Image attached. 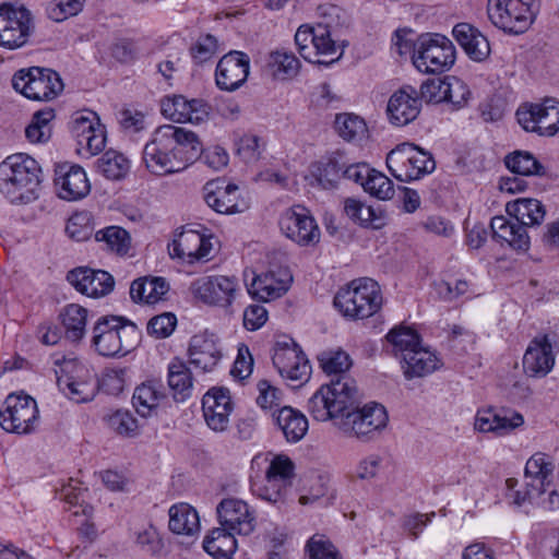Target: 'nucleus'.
<instances>
[{"mask_svg":"<svg viewBox=\"0 0 559 559\" xmlns=\"http://www.w3.org/2000/svg\"><path fill=\"white\" fill-rule=\"evenodd\" d=\"M388 419L382 405L370 403L359 408L355 403L340 420H336V428L345 437L368 441L386 426Z\"/></svg>","mask_w":559,"mask_h":559,"instance_id":"nucleus-11","label":"nucleus"},{"mask_svg":"<svg viewBox=\"0 0 559 559\" xmlns=\"http://www.w3.org/2000/svg\"><path fill=\"white\" fill-rule=\"evenodd\" d=\"M165 397L163 383L158 380H147L135 388L132 403L139 415L147 417Z\"/></svg>","mask_w":559,"mask_h":559,"instance_id":"nucleus-36","label":"nucleus"},{"mask_svg":"<svg viewBox=\"0 0 559 559\" xmlns=\"http://www.w3.org/2000/svg\"><path fill=\"white\" fill-rule=\"evenodd\" d=\"M282 233L300 246H313L320 240V229L309 210L302 205L287 209L278 222Z\"/></svg>","mask_w":559,"mask_h":559,"instance_id":"nucleus-18","label":"nucleus"},{"mask_svg":"<svg viewBox=\"0 0 559 559\" xmlns=\"http://www.w3.org/2000/svg\"><path fill=\"white\" fill-rule=\"evenodd\" d=\"M272 361L281 377L286 380L302 382L310 377L309 361L293 340L276 343Z\"/></svg>","mask_w":559,"mask_h":559,"instance_id":"nucleus-20","label":"nucleus"},{"mask_svg":"<svg viewBox=\"0 0 559 559\" xmlns=\"http://www.w3.org/2000/svg\"><path fill=\"white\" fill-rule=\"evenodd\" d=\"M267 66L274 78L286 80L299 73L300 61L293 52L276 50L270 53Z\"/></svg>","mask_w":559,"mask_h":559,"instance_id":"nucleus-43","label":"nucleus"},{"mask_svg":"<svg viewBox=\"0 0 559 559\" xmlns=\"http://www.w3.org/2000/svg\"><path fill=\"white\" fill-rule=\"evenodd\" d=\"M322 21L316 25H301L295 34V44L300 56L309 62L330 66L338 61L346 46L338 43L337 28L341 8L333 4L321 5L318 9Z\"/></svg>","mask_w":559,"mask_h":559,"instance_id":"nucleus-2","label":"nucleus"},{"mask_svg":"<svg viewBox=\"0 0 559 559\" xmlns=\"http://www.w3.org/2000/svg\"><path fill=\"white\" fill-rule=\"evenodd\" d=\"M129 160L120 152L109 150L97 160V169L110 180H120L129 171Z\"/></svg>","mask_w":559,"mask_h":559,"instance_id":"nucleus-44","label":"nucleus"},{"mask_svg":"<svg viewBox=\"0 0 559 559\" xmlns=\"http://www.w3.org/2000/svg\"><path fill=\"white\" fill-rule=\"evenodd\" d=\"M67 281L81 294L98 298L112 292L115 280L111 274L103 270H93L86 266L73 269L68 272Z\"/></svg>","mask_w":559,"mask_h":559,"instance_id":"nucleus-26","label":"nucleus"},{"mask_svg":"<svg viewBox=\"0 0 559 559\" xmlns=\"http://www.w3.org/2000/svg\"><path fill=\"white\" fill-rule=\"evenodd\" d=\"M357 403L355 382L346 376H338L328 384H323L309 399L308 412L318 421L340 420L354 404Z\"/></svg>","mask_w":559,"mask_h":559,"instance_id":"nucleus-6","label":"nucleus"},{"mask_svg":"<svg viewBox=\"0 0 559 559\" xmlns=\"http://www.w3.org/2000/svg\"><path fill=\"white\" fill-rule=\"evenodd\" d=\"M413 63L421 72L440 73L455 62V47L440 34H423L414 44Z\"/></svg>","mask_w":559,"mask_h":559,"instance_id":"nucleus-10","label":"nucleus"},{"mask_svg":"<svg viewBox=\"0 0 559 559\" xmlns=\"http://www.w3.org/2000/svg\"><path fill=\"white\" fill-rule=\"evenodd\" d=\"M55 186L59 198L67 201L81 200L91 191V185L83 167L68 163L56 167Z\"/></svg>","mask_w":559,"mask_h":559,"instance_id":"nucleus-25","label":"nucleus"},{"mask_svg":"<svg viewBox=\"0 0 559 559\" xmlns=\"http://www.w3.org/2000/svg\"><path fill=\"white\" fill-rule=\"evenodd\" d=\"M177 318L171 312H165L159 316L153 317L147 323L148 334L157 337H168L175 330Z\"/></svg>","mask_w":559,"mask_h":559,"instance_id":"nucleus-61","label":"nucleus"},{"mask_svg":"<svg viewBox=\"0 0 559 559\" xmlns=\"http://www.w3.org/2000/svg\"><path fill=\"white\" fill-rule=\"evenodd\" d=\"M344 164L336 157H330L325 163L317 167L313 173L317 181L324 189L334 188L341 177H343Z\"/></svg>","mask_w":559,"mask_h":559,"instance_id":"nucleus-52","label":"nucleus"},{"mask_svg":"<svg viewBox=\"0 0 559 559\" xmlns=\"http://www.w3.org/2000/svg\"><path fill=\"white\" fill-rule=\"evenodd\" d=\"M272 416L288 442L300 441L308 431L306 416L290 406L281 407Z\"/></svg>","mask_w":559,"mask_h":559,"instance_id":"nucleus-34","label":"nucleus"},{"mask_svg":"<svg viewBox=\"0 0 559 559\" xmlns=\"http://www.w3.org/2000/svg\"><path fill=\"white\" fill-rule=\"evenodd\" d=\"M401 364L405 377L412 379L425 377L435 371L439 366V359L435 353L419 345L414 350H411V353H405Z\"/></svg>","mask_w":559,"mask_h":559,"instance_id":"nucleus-37","label":"nucleus"},{"mask_svg":"<svg viewBox=\"0 0 559 559\" xmlns=\"http://www.w3.org/2000/svg\"><path fill=\"white\" fill-rule=\"evenodd\" d=\"M169 530L175 534L194 536L200 531L199 514L188 503L175 504L169 509Z\"/></svg>","mask_w":559,"mask_h":559,"instance_id":"nucleus-39","label":"nucleus"},{"mask_svg":"<svg viewBox=\"0 0 559 559\" xmlns=\"http://www.w3.org/2000/svg\"><path fill=\"white\" fill-rule=\"evenodd\" d=\"M135 544L142 551L153 556L158 555L164 547L158 531L152 524L135 533Z\"/></svg>","mask_w":559,"mask_h":559,"instance_id":"nucleus-54","label":"nucleus"},{"mask_svg":"<svg viewBox=\"0 0 559 559\" xmlns=\"http://www.w3.org/2000/svg\"><path fill=\"white\" fill-rule=\"evenodd\" d=\"M538 9V0H488L487 13L497 28L520 35L531 27Z\"/></svg>","mask_w":559,"mask_h":559,"instance_id":"nucleus-8","label":"nucleus"},{"mask_svg":"<svg viewBox=\"0 0 559 559\" xmlns=\"http://www.w3.org/2000/svg\"><path fill=\"white\" fill-rule=\"evenodd\" d=\"M191 100H188L181 95L167 98L162 103V111L165 116L169 117L173 121L183 123L187 122L188 110Z\"/></svg>","mask_w":559,"mask_h":559,"instance_id":"nucleus-60","label":"nucleus"},{"mask_svg":"<svg viewBox=\"0 0 559 559\" xmlns=\"http://www.w3.org/2000/svg\"><path fill=\"white\" fill-rule=\"evenodd\" d=\"M364 190L379 200H391L395 193L393 181L373 168L367 181L364 182Z\"/></svg>","mask_w":559,"mask_h":559,"instance_id":"nucleus-49","label":"nucleus"},{"mask_svg":"<svg viewBox=\"0 0 559 559\" xmlns=\"http://www.w3.org/2000/svg\"><path fill=\"white\" fill-rule=\"evenodd\" d=\"M385 164L390 173L401 182L418 180L436 168L431 153L409 142L401 143L391 150L386 155Z\"/></svg>","mask_w":559,"mask_h":559,"instance_id":"nucleus-9","label":"nucleus"},{"mask_svg":"<svg viewBox=\"0 0 559 559\" xmlns=\"http://www.w3.org/2000/svg\"><path fill=\"white\" fill-rule=\"evenodd\" d=\"M250 69L248 55L233 50L224 55L215 70V82L219 90L234 92L247 81Z\"/></svg>","mask_w":559,"mask_h":559,"instance_id":"nucleus-22","label":"nucleus"},{"mask_svg":"<svg viewBox=\"0 0 559 559\" xmlns=\"http://www.w3.org/2000/svg\"><path fill=\"white\" fill-rule=\"evenodd\" d=\"M202 153L199 136L189 130L173 124L158 127L143 148V160L147 170L165 176L185 170Z\"/></svg>","mask_w":559,"mask_h":559,"instance_id":"nucleus-1","label":"nucleus"},{"mask_svg":"<svg viewBox=\"0 0 559 559\" xmlns=\"http://www.w3.org/2000/svg\"><path fill=\"white\" fill-rule=\"evenodd\" d=\"M448 79L433 78L420 85L419 98L427 104L444 103L447 97Z\"/></svg>","mask_w":559,"mask_h":559,"instance_id":"nucleus-56","label":"nucleus"},{"mask_svg":"<svg viewBox=\"0 0 559 559\" xmlns=\"http://www.w3.org/2000/svg\"><path fill=\"white\" fill-rule=\"evenodd\" d=\"M309 559H340L335 546L323 535H313L306 544Z\"/></svg>","mask_w":559,"mask_h":559,"instance_id":"nucleus-55","label":"nucleus"},{"mask_svg":"<svg viewBox=\"0 0 559 559\" xmlns=\"http://www.w3.org/2000/svg\"><path fill=\"white\" fill-rule=\"evenodd\" d=\"M169 284L164 277L145 276L134 280L130 286L132 301L154 305L168 293Z\"/></svg>","mask_w":559,"mask_h":559,"instance_id":"nucleus-33","label":"nucleus"},{"mask_svg":"<svg viewBox=\"0 0 559 559\" xmlns=\"http://www.w3.org/2000/svg\"><path fill=\"white\" fill-rule=\"evenodd\" d=\"M388 342L392 345L395 356H400L401 359L404 358L405 353H411L420 345V338L416 331L399 326L392 329L386 334Z\"/></svg>","mask_w":559,"mask_h":559,"instance_id":"nucleus-46","label":"nucleus"},{"mask_svg":"<svg viewBox=\"0 0 559 559\" xmlns=\"http://www.w3.org/2000/svg\"><path fill=\"white\" fill-rule=\"evenodd\" d=\"M5 411L2 412V429L19 435L29 433L34 430L38 419L36 401L24 394H9L4 401Z\"/></svg>","mask_w":559,"mask_h":559,"instance_id":"nucleus-17","label":"nucleus"},{"mask_svg":"<svg viewBox=\"0 0 559 559\" xmlns=\"http://www.w3.org/2000/svg\"><path fill=\"white\" fill-rule=\"evenodd\" d=\"M204 190L206 204L217 213L236 214L249 209V202L240 197L239 188L234 183L227 186L207 183Z\"/></svg>","mask_w":559,"mask_h":559,"instance_id":"nucleus-31","label":"nucleus"},{"mask_svg":"<svg viewBox=\"0 0 559 559\" xmlns=\"http://www.w3.org/2000/svg\"><path fill=\"white\" fill-rule=\"evenodd\" d=\"M97 241L104 242L106 248L118 254H127L130 249L131 238L129 233L119 226H109L95 234Z\"/></svg>","mask_w":559,"mask_h":559,"instance_id":"nucleus-47","label":"nucleus"},{"mask_svg":"<svg viewBox=\"0 0 559 559\" xmlns=\"http://www.w3.org/2000/svg\"><path fill=\"white\" fill-rule=\"evenodd\" d=\"M66 231L75 241L87 240L93 234L91 214L87 212L73 214L68 219Z\"/></svg>","mask_w":559,"mask_h":559,"instance_id":"nucleus-53","label":"nucleus"},{"mask_svg":"<svg viewBox=\"0 0 559 559\" xmlns=\"http://www.w3.org/2000/svg\"><path fill=\"white\" fill-rule=\"evenodd\" d=\"M217 39L213 35L206 34L199 37L197 43L191 46L190 55L197 64H202L211 60L217 53Z\"/></svg>","mask_w":559,"mask_h":559,"instance_id":"nucleus-57","label":"nucleus"},{"mask_svg":"<svg viewBox=\"0 0 559 559\" xmlns=\"http://www.w3.org/2000/svg\"><path fill=\"white\" fill-rule=\"evenodd\" d=\"M12 86L26 98L38 102L52 100L63 91L59 73L39 67L19 70L12 78Z\"/></svg>","mask_w":559,"mask_h":559,"instance_id":"nucleus-12","label":"nucleus"},{"mask_svg":"<svg viewBox=\"0 0 559 559\" xmlns=\"http://www.w3.org/2000/svg\"><path fill=\"white\" fill-rule=\"evenodd\" d=\"M253 369V358L250 354L249 347L241 344L238 347V355L231 368V376L239 380L247 379Z\"/></svg>","mask_w":559,"mask_h":559,"instance_id":"nucleus-64","label":"nucleus"},{"mask_svg":"<svg viewBox=\"0 0 559 559\" xmlns=\"http://www.w3.org/2000/svg\"><path fill=\"white\" fill-rule=\"evenodd\" d=\"M85 379H74L69 376H60L57 379L59 389L75 403L91 401L97 389L98 381L87 370Z\"/></svg>","mask_w":559,"mask_h":559,"instance_id":"nucleus-38","label":"nucleus"},{"mask_svg":"<svg viewBox=\"0 0 559 559\" xmlns=\"http://www.w3.org/2000/svg\"><path fill=\"white\" fill-rule=\"evenodd\" d=\"M216 512L222 527L246 536L254 531V513L243 500L237 498L223 499L217 504Z\"/></svg>","mask_w":559,"mask_h":559,"instance_id":"nucleus-23","label":"nucleus"},{"mask_svg":"<svg viewBox=\"0 0 559 559\" xmlns=\"http://www.w3.org/2000/svg\"><path fill=\"white\" fill-rule=\"evenodd\" d=\"M294 463L286 455H275L262 479L251 481V491L258 498L271 503L282 502L290 486L294 476Z\"/></svg>","mask_w":559,"mask_h":559,"instance_id":"nucleus-14","label":"nucleus"},{"mask_svg":"<svg viewBox=\"0 0 559 559\" xmlns=\"http://www.w3.org/2000/svg\"><path fill=\"white\" fill-rule=\"evenodd\" d=\"M71 132L78 144L91 155L98 154L105 147V130L93 111L78 114L72 121Z\"/></svg>","mask_w":559,"mask_h":559,"instance_id":"nucleus-29","label":"nucleus"},{"mask_svg":"<svg viewBox=\"0 0 559 559\" xmlns=\"http://www.w3.org/2000/svg\"><path fill=\"white\" fill-rule=\"evenodd\" d=\"M84 2L85 0H52L47 9L48 16L56 22L64 21L76 15Z\"/></svg>","mask_w":559,"mask_h":559,"instance_id":"nucleus-59","label":"nucleus"},{"mask_svg":"<svg viewBox=\"0 0 559 559\" xmlns=\"http://www.w3.org/2000/svg\"><path fill=\"white\" fill-rule=\"evenodd\" d=\"M168 385L175 400H186L193 386L192 373L186 362L175 358L168 365Z\"/></svg>","mask_w":559,"mask_h":559,"instance_id":"nucleus-40","label":"nucleus"},{"mask_svg":"<svg viewBox=\"0 0 559 559\" xmlns=\"http://www.w3.org/2000/svg\"><path fill=\"white\" fill-rule=\"evenodd\" d=\"M286 290L287 287L284 284L276 283L273 274L257 276L248 286L249 294L263 301L281 297Z\"/></svg>","mask_w":559,"mask_h":559,"instance_id":"nucleus-48","label":"nucleus"},{"mask_svg":"<svg viewBox=\"0 0 559 559\" xmlns=\"http://www.w3.org/2000/svg\"><path fill=\"white\" fill-rule=\"evenodd\" d=\"M318 360L323 371L329 374L343 373L352 365L348 354L342 349L322 352L319 354Z\"/></svg>","mask_w":559,"mask_h":559,"instance_id":"nucleus-51","label":"nucleus"},{"mask_svg":"<svg viewBox=\"0 0 559 559\" xmlns=\"http://www.w3.org/2000/svg\"><path fill=\"white\" fill-rule=\"evenodd\" d=\"M453 36L466 55L474 61L486 60L490 55V45L485 35L468 23H459L453 27Z\"/></svg>","mask_w":559,"mask_h":559,"instance_id":"nucleus-32","label":"nucleus"},{"mask_svg":"<svg viewBox=\"0 0 559 559\" xmlns=\"http://www.w3.org/2000/svg\"><path fill=\"white\" fill-rule=\"evenodd\" d=\"M556 336L550 334L536 335L523 356L524 372L532 378H543L554 368V345Z\"/></svg>","mask_w":559,"mask_h":559,"instance_id":"nucleus-21","label":"nucleus"},{"mask_svg":"<svg viewBox=\"0 0 559 559\" xmlns=\"http://www.w3.org/2000/svg\"><path fill=\"white\" fill-rule=\"evenodd\" d=\"M555 471V462L551 456L546 453L537 452L533 454L526 462L525 476L532 480L527 484L528 489L524 492L520 490L513 491L518 480L508 478L507 487L510 490L509 499L514 506L521 507L525 501L535 497H540L550 487Z\"/></svg>","mask_w":559,"mask_h":559,"instance_id":"nucleus-13","label":"nucleus"},{"mask_svg":"<svg viewBox=\"0 0 559 559\" xmlns=\"http://www.w3.org/2000/svg\"><path fill=\"white\" fill-rule=\"evenodd\" d=\"M421 110V102L416 88L405 85L394 92L386 106L391 123L403 127L414 121Z\"/></svg>","mask_w":559,"mask_h":559,"instance_id":"nucleus-28","label":"nucleus"},{"mask_svg":"<svg viewBox=\"0 0 559 559\" xmlns=\"http://www.w3.org/2000/svg\"><path fill=\"white\" fill-rule=\"evenodd\" d=\"M265 148V142L255 134H243L236 142L237 155L247 164L255 163L260 159Z\"/></svg>","mask_w":559,"mask_h":559,"instance_id":"nucleus-50","label":"nucleus"},{"mask_svg":"<svg viewBox=\"0 0 559 559\" xmlns=\"http://www.w3.org/2000/svg\"><path fill=\"white\" fill-rule=\"evenodd\" d=\"M334 126L337 134L347 142L359 143L368 136L366 121L355 114H337Z\"/></svg>","mask_w":559,"mask_h":559,"instance_id":"nucleus-41","label":"nucleus"},{"mask_svg":"<svg viewBox=\"0 0 559 559\" xmlns=\"http://www.w3.org/2000/svg\"><path fill=\"white\" fill-rule=\"evenodd\" d=\"M126 374L127 370L122 368L108 369L98 381V386L108 394L118 395L124 389Z\"/></svg>","mask_w":559,"mask_h":559,"instance_id":"nucleus-62","label":"nucleus"},{"mask_svg":"<svg viewBox=\"0 0 559 559\" xmlns=\"http://www.w3.org/2000/svg\"><path fill=\"white\" fill-rule=\"evenodd\" d=\"M437 296L444 301H453L468 290V283L464 280L455 281L454 285L447 281H437L432 284Z\"/></svg>","mask_w":559,"mask_h":559,"instance_id":"nucleus-63","label":"nucleus"},{"mask_svg":"<svg viewBox=\"0 0 559 559\" xmlns=\"http://www.w3.org/2000/svg\"><path fill=\"white\" fill-rule=\"evenodd\" d=\"M239 282L235 276H202L191 283V294L209 306L229 308L239 292Z\"/></svg>","mask_w":559,"mask_h":559,"instance_id":"nucleus-15","label":"nucleus"},{"mask_svg":"<svg viewBox=\"0 0 559 559\" xmlns=\"http://www.w3.org/2000/svg\"><path fill=\"white\" fill-rule=\"evenodd\" d=\"M212 249L211 238L192 229L181 231L168 247L171 258H179L190 264L209 261Z\"/></svg>","mask_w":559,"mask_h":559,"instance_id":"nucleus-24","label":"nucleus"},{"mask_svg":"<svg viewBox=\"0 0 559 559\" xmlns=\"http://www.w3.org/2000/svg\"><path fill=\"white\" fill-rule=\"evenodd\" d=\"M507 212L514 216L516 222H511L504 216H495L490 223L493 237L507 242L515 250H528L530 236L526 227L543 223L546 214L544 205L536 199L523 198L508 203Z\"/></svg>","mask_w":559,"mask_h":559,"instance_id":"nucleus-3","label":"nucleus"},{"mask_svg":"<svg viewBox=\"0 0 559 559\" xmlns=\"http://www.w3.org/2000/svg\"><path fill=\"white\" fill-rule=\"evenodd\" d=\"M471 96L468 86L457 78H449L447 85V97L444 103L452 106V109H461Z\"/></svg>","mask_w":559,"mask_h":559,"instance_id":"nucleus-58","label":"nucleus"},{"mask_svg":"<svg viewBox=\"0 0 559 559\" xmlns=\"http://www.w3.org/2000/svg\"><path fill=\"white\" fill-rule=\"evenodd\" d=\"M32 29L31 12L24 4L2 2V47L16 49L26 44Z\"/></svg>","mask_w":559,"mask_h":559,"instance_id":"nucleus-19","label":"nucleus"},{"mask_svg":"<svg viewBox=\"0 0 559 559\" xmlns=\"http://www.w3.org/2000/svg\"><path fill=\"white\" fill-rule=\"evenodd\" d=\"M235 532L216 527L204 538L203 548L207 554H234L237 549Z\"/></svg>","mask_w":559,"mask_h":559,"instance_id":"nucleus-45","label":"nucleus"},{"mask_svg":"<svg viewBox=\"0 0 559 559\" xmlns=\"http://www.w3.org/2000/svg\"><path fill=\"white\" fill-rule=\"evenodd\" d=\"M87 314V309L78 304H69L61 309L59 320L63 328L66 340L78 344L84 338Z\"/></svg>","mask_w":559,"mask_h":559,"instance_id":"nucleus-35","label":"nucleus"},{"mask_svg":"<svg viewBox=\"0 0 559 559\" xmlns=\"http://www.w3.org/2000/svg\"><path fill=\"white\" fill-rule=\"evenodd\" d=\"M519 123L525 131L551 136L559 130V102L546 98L538 104H524L516 110Z\"/></svg>","mask_w":559,"mask_h":559,"instance_id":"nucleus-16","label":"nucleus"},{"mask_svg":"<svg viewBox=\"0 0 559 559\" xmlns=\"http://www.w3.org/2000/svg\"><path fill=\"white\" fill-rule=\"evenodd\" d=\"M335 308L346 318L366 319L377 313L382 306L379 284L371 278L352 281L334 297Z\"/></svg>","mask_w":559,"mask_h":559,"instance_id":"nucleus-7","label":"nucleus"},{"mask_svg":"<svg viewBox=\"0 0 559 559\" xmlns=\"http://www.w3.org/2000/svg\"><path fill=\"white\" fill-rule=\"evenodd\" d=\"M506 167L521 176H544L545 167L527 151H514L504 157Z\"/></svg>","mask_w":559,"mask_h":559,"instance_id":"nucleus-42","label":"nucleus"},{"mask_svg":"<svg viewBox=\"0 0 559 559\" xmlns=\"http://www.w3.org/2000/svg\"><path fill=\"white\" fill-rule=\"evenodd\" d=\"M189 362L203 372L212 371L222 359L218 340L207 332L191 337L188 348Z\"/></svg>","mask_w":559,"mask_h":559,"instance_id":"nucleus-30","label":"nucleus"},{"mask_svg":"<svg viewBox=\"0 0 559 559\" xmlns=\"http://www.w3.org/2000/svg\"><path fill=\"white\" fill-rule=\"evenodd\" d=\"M41 169L27 154L17 153L2 160V194L12 204H28L38 198Z\"/></svg>","mask_w":559,"mask_h":559,"instance_id":"nucleus-4","label":"nucleus"},{"mask_svg":"<svg viewBox=\"0 0 559 559\" xmlns=\"http://www.w3.org/2000/svg\"><path fill=\"white\" fill-rule=\"evenodd\" d=\"M140 340L141 331L124 317L103 316L93 328L92 345L102 356H126Z\"/></svg>","mask_w":559,"mask_h":559,"instance_id":"nucleus-5","label":"nucleus"},{"mask_svg":"<svg viewBox=\"0 0 559 559\" xmlns=\"http://www.w3.org/2000/svg\"><path fill=\"white\" fill-rule=\"evenodd\" d=\"M202 411L206 425L215 432H223L229 426L233 403L229 390L213 388L202 399Z\"/></svg>","mask_w":559,"mask_h":559,"instance_id":"nucleus-27","label":"nucleus"}]
</instances>
